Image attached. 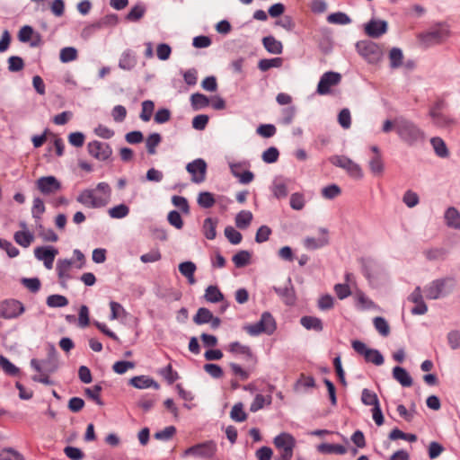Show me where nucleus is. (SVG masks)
<instances>
[{"label":"nucleus","mask_w":460,"mask_h":460,"mask_svg":"<svg viewBox=\"0 0 460 460\" xmlns=\"http://www.w3.org/2000/svg\"><path fill=\"white\" fill-rule=\"evenodd\" d=\"M13 239L19 245L27 248L34 241V235L26 230L17 231L13 234Z\"/></svg>","instance_id":"nucleus-31"},{"label":"nucleus","mask_w":460,"mask_h":460,"mask_svg":"<svg viewBox=\"0 0 460 460\" xmlns=\"http://www.w3.org/2000/svg\"><path fill=\"white\" fill-rule=\"evenodd\" d=\"M46 303L49 307H64L68 305V300L62 295H50L47 297Z\"/></svg>","instance_id":"nucleus-48"},{"label":"nucleus","mask_w":460,"mask_h":460,"mask_svg":"<svg viewBox=\"0 0 460 460\" xmlns=\"http://www.w3.org/2000/svg\"><path fill=\"white\" fill-rule=\"evenodd\" d=\"M225 235L232 244H238L242 241V234L235 230L233 226L225 228Z\"/></svg>","instance_id":"nucleus-58"},{"label":"nucleus","mask_w":460,"mask_h":460,"mask_svg":"<svg viewBox=\"0 0 460 460\" xmlns=\"http://www.w3.org/2000/svg\"><path fill=\"white\" fill-rule=\"evenodd\" d=\"M229 351L232 353L243 355L247 359L252 358V352L250 347L243 345L238 341H234L229 344Z\"/></svg>","instance_id":"nucleus-40"},{"label":"nucleus","mask_w":460,"mask_h":460,"mask_svg":"<svg viewBox=\"0 0 460 460\" xmlns=\"http://www.w3.org/2000/svg\"><path fill=\"white\" fill-rule=\"evenodd\" d=\"M0 460H24V458L18 451L6 447L0 451Z\"/></svg>","instance_id":"nucleus-56"},{"label":"nucleus","mask_w":460,"mask_h":460,"mask_svg":"<svg viewBox=\"0 0 460 460\" xmlns=\"http://www.w3.org/2000/svg\"><path fill=\"white\" fill-rule=\"evenodd\" d=\"M10 72H19L24 67L23 59L18 56H12L7 60Z\"/></svg>","instance_id":"nucleus-61"},{"label":"nucleus","mask_w":460,"mask_h":460,"mask_svg":"<svg viewBox=\"0 0 460 460\" xmlns=\"http://www.w3.org/2000/svg\"><path fill=\"white\" fill-rule=\"evenodd\" d=\"M393 377L403 387L412 385V378L410 374L402 367L396 366L393 368Z\"/></svg>","instance_id":"nucleus-23"},{"label":"nucleus","mask_w":460,"mask_h":460,"mask_svg":"<svg viewBox=\"0 0 460 460\" xmlns=\"http://www.w3.org/2000/svg\"><path fill=\"white\" fill-rule=\"evenodd\" d=\"M272 193L277 199H283L288 196V185L282 180H275L272 184Z\"/></svg>","instance_id":"nucleus-43"},{"label":"nucleus","mask_w":460,"mask_h":460,"mask_svg":"<svg viewBox=\"0 0 460 460\" xmlns=\"http://www.w3.org/2000/svg\"><path fill=\"white\" fill-rule=\"evenodd\" d=\"M282 65V58H263L261 59L258 63V67L260 70L265 72L272 67H279Z\"/></svg>","instance_id":"nucleus-45"},{"label":"nucleus","mask_w":460,"mask_h":460,"mask_svg":"<svg viewBox=\"0 0 460 460\" xmlns=\"http://www.w3.org/2000/svg\"><path fill=\"white\" fill-rule=\"evenodd\" d=\"M444 217L447 226L455 229L460 228V212L456 208H448Z\"/></svg>","instance_id":"nucleus-25"},{"label":"nucleus","mask_w":460,"mask_h":460,"mask_svg":"<svg viewBox=\"0 0 460 460\" xmlns=\"http://www.w3.org/2000/svg\"><path fill=\"white\" fill-rule=\"evenodd\" d=\"M72 266V260L64 259L58 260L57 262V271L59 279V284L62 288H66V281L71 278L69 271Z\"/></svg>","instance_id":"nucleus-19"},{"label":"nucleus","mask_w":460,"mask_h":460,"mask_svg":"<svg viewBox=\"0 0 460 460\" xmlns=\"http://www.w3.org/2000/svg\"><path fill=\"white\" fill-rule=\"evenodd\" d=\"M355 297L357 301L356 305L361 310H367L376 307L375 303L361 291H358Z\"/></svg>","instance_id":"nucleus-41"},{"label":"nucleus","mask_w":460,"mask_h":460,"mask_svg":"<svg viewBox=\"0 0 460 460\" xmlns=\"http://www.w3.org/2000/svg\"><path fill=\"white\" fill-rule=\"evenodd\" d=\"M361 401L365 405H371L373 407L380 404L376 394L367 388L362 390Z\"/></svg>","instance_id":"nucleus-46"},{"label":"nucleus","mask_w":460,"mask_h":460,"mask_svg":"<svg viewBox=\"0 0 460 460\" xmlns=\"http://www.w3.org/2000/svg\"><path fill=\"white\" fill-rule=\"evenodd\" d=\"M146 13V6L143 4H137L126 15L125 19L128 22L139 21Z\"/></svg>","instance_id":"nucleus-38"},{"label":"nucleus","mask_w":460,"mask_h":460,"mask_svg":"<svg viewBox=\"0 0 460 460\" xmlns=\"http://www.w3.org/2000/svg\"><path fill=\"white\" fill-rule=\"evenodd\" d=\"M102 390V387L100 385H95L93 387L86 388L84 390L85 394L94 401L98 405L102 406L103 402L100 397V394Z\"/></svg>","instance_id":"nucleus-52"},{"label":"nucleus","mask_w":460,"mask_h":460,"mask_svg":"<svg viewBox=\"0 0 460 460\" xmlns=\"http://www.w3.org/2000/svg\"><path fill=\"white\" fill-rule=\"evenodd\" d=\"M0 248L6 252L10 258H15L19 255V250L8 240L0 238Z\"/></svg>","instance_id":"nucleus-60"},{"label":"nucleus","mask_w":460,"mask_h":460,"mask_svg":"<svg viewBox=\"0 0 460 460\" xmlns=\"http://www.w3.org/2000/svg\"><path fill=\"white\" fill-rule=\"evenodd\" d=\"M190 104L194 111H199L208 107V97L203 93H196L190 96Z\"/></svg>","instance_id":"nucleus-33"},{"label":"nucleus","mask_w":460,"mask_h":460,"mask_svg":"<svg viewBox=\"0 0 460 460\" xmlns=\"http://www.w3.org/2000/svg\"><path fill=\"white\" fill-rule=\"evenodd\" d=\"M430 145L437 156L440 158H447L449 156V150L445 141L439 137H434L430 139Z\"/></svg>","instance_id":"nucleus-26"},{"label":"nucleus","mask_w":460,"mask_h":460,"mask_svg":"<svg viewBox=\"0 0 460 460\" xmlns=\"http://www.w3.org/2000/svg\"><path fill=\"white\" fill-rule=\"evenodd\" d=\"M357 52L369 64H377L383 58V51L378 44L371 40H359L355 45Z\"/></svg>","instance_id":"nucleus-3"},{"label":"nucleus","mask_w":460,"mask_h":460,"mask_svg":"<svg viewBox=\"0 0 460 460\" xmlns=\"http://www.w3.org/2000/svg\"><path fill=\"white\" fill-rule=\"evenodd\" d=\"M37 188L44 195L54 194L61 189V183L55 176H43L37 180Z\"/></svg>","instance_id":"nucleus-16"},{"label":"nucleus","mask_w":460,"mask_h":460,"mask_svg":"<svg viewBox=\"0 0 460 460\" xmlns=\"http://www.w3.org/2000/svg\"><path fill=\"white\" fill-rule=\"evenodd\" d=\"M320 231L323 233V235L319 238L314 237H306L304 241V244L306 249L315 250L322 248L328 244L329 238L327 236V230L325 228H321Z\"/></svg>","instance_id":"nucleus-22"},{"label":"nucleus","mask_w":460,"mask_h":460,"mask_svg":"<svg viewBox=\"0 0 460 460\" xmlns=\"http://www.w3.org/2000/svg\"><path fill=\"white\" fill-rule=\"evenodd\" d=\"M58 253V250L54 246L46 245L39 246L34 249V256L38 261H44L51 257H56Z\"/></svg>","instance_id":"nucleus-24"},{"label":"nucleus","mask_w":460,"mask_h":460,"mask_svg":"<svg viewBox=\"0 0 460 460\" xmlns=\"http://www.w3.org/2000/svg\"><path fill=\"white\" fill-rule=\"evenodd\" d=\"M100 29L105 27H114L119 22V17L115 13H110L103 16L102 19L96 22Z\"/></svg>","instance_id":"nucleus-57"},{"label":"nucleus","mask_w":460,"mask_h":460,"mask_svg":"<svg viewBox=\"0 0 460 460\" xmlns=\"http://www.w3.org/2000/svg\"><path fill=\"white\" fill-rule=\"evenodd\" d=\"M129 385L137 389H146L149 387H153L155 390H158L160 385L159 384L147 376H137L129 379Z\"/></svg>","instance_id":"nucleus-21"},{"label":"nucleus","mask_w":460,"mask_h":460,"mask_svg":"<svg viewBox=\"0 0 460 460\" xmlns=\"http://www.w3.org/2000/svg\"><path fill=\"white\" fill-rule=\"evenodd\" d=\"M369 169L374 175H381L384 172L385 165L382 156L374 155L369 160Z\"/></svg>","instance_id":"nucleus-44"},{"label":"nucleus","mask_w":460,"mask_h":460,"mask_svg":"<svg viewBox=\"0 0 460 460\" xmlns=\"http://www.w3.org/2000/svg\"><path fill=\"white\" fill-rule=\"evenodd\" d=\"M230 417L238 422L244 421L247 419V414L243 411L242 403H236L233 406Z\"/></svg>","instance_id":"nucleus-59"},{"label":"nucleus","mask_w":460,"mask_h":460,"mask_svg":"<svg viewBox=\"0 0 460 460\" xmlns=\"http://www.w3.org/2000/svg\"><path fill=\"white\" fill-rule=\"evenodd\" d=\"M87 149L93 157L101 161L107 160L112 154L110 145L100 141H92L88 143Z\"/></svg>","instance_id":"nucleus-15"},{"label":"nucleus","mask_w":460,"mask_h":460,"mask_svg":"<svg viewBox=\"0 0 460 460\" xmlns=\"http://www.w3.org/2000/svg\"><path fill=\"white\" fill-rule=\"evenodd\" d=\"M351 345L353 349L359 355L363 356L367 362L372 363L376 366H381L384 364V357L378 349H369L363 341L358 340L353 341Z\"/></svg>","instance_id":"nucleus-8"},{"label":"nucleus","mask_w":460,"mask_h":460,"mask_svg":"<svg viewBox=\"0 0 460 460\" xmlns=\"http://www.w3.org/2000/svg\"><path fill=\"white\" fill-rule=\"evenodd\" d=\"M262 43L266 50L271 54L279 55L283 51L281 41L276 40L273 36H266L262 39Z\"/></svg>","instance_id":"nucleus-27"},{"label":"nucleus","mask_w":460,"mask_h":460,"mask_svg":"<svg viewBox=\"0 0 460 460\" xmlns=\"http://www.w3.org/2000/svg\"><path fill=\"white\" fill-rule=\"evenodd\" d=\"M252 254L246 250H241L232 257V261L236 268H243L250 264Z\"/></svg>","instance_id":"nucleus-32"},{"label":"nucleus","mask_w":460,"mask_h":460,"mask_svg":"<svg viewBox=\"0 0 460 460\" xmlns=\"http://www.w3.org/2000/svg\"><path fill=\"white\" fill-rule=\"evenodd\" d=\"M277 328L275 319L269 312H264L259 322L243 327L251 336H257L261 333L272 334Z\"/></svg>","instance_id":"nucleus-5"},{"label":"nucleus","mask_w":460,"mask_h":460,"mask_svg":"<svg viewBox=\"0 0 460 460\" xmlns=\"http://www.w3.org/2000/svg\"><path fill=\"white\" fill-rule=\"evenodd\" d=\"M77 57V50L74 47H65L60 50V60L63 63H68L75 60Z\"/></svg>","instance_id":"nucleus-55"},{"label":"nucleus","mask_w":460,"mask_h":460,"mask_svg":"<svg viewBox=\"0 0 460 460\" xmlns=\"http://www.w3.org/2000/svg\"><path fill=\"white\" fill-rule=\"evenodd\" d=\"M137 63L135 52L129 49L124 50L119 59V67L125 71L132 70Z\"/></svg>","instance_id":"nucleus-20"},{"label":"nucleus","mask_w":460,"mask_h":460,"mask_svg":"<svg viewBox=\"0 0 460 460\" xmlns=\"http://www.w3.org/2000/svg\"><path fill=\"white\" fill-rule=\"evenodd\" d=\"M31 367L37 372L54 373L58 367V353L53 344L48 345V355L45 359L32 358Z\"/></svg>","instance_id":"nucleus-6"},{"label":"nucleus","mask_w":460,"mask_h":460,"mask_svg":"<svg viewBox=\"0 0 460 460\" xmlns=\"http://www.w3.org/2000/svg\"><path fill=\"white\" fill-rule=\"evenodd\" d=\"M217 219H214L211 217H208L204 220L203 223V233L207 239L213 240L217 236Z\"/></svg>","instance_id":"nucleus-35"},{"label":"nucleus","mask_w":460,"mask_h":460,"mask_svg":"<svg viewBox=\"0 0 460 460\" xmlns=\"http://www.w3.org/2000/svg\"><path fill=\"white\" fill-rule=\"evenodd\" d=\"M252 220V214L249 210H242L235 217V225L240 229L247 228Z\"/></svg>","instance_id":"nucleus-36"},{"label":"nucleus","mask_w":460,"mask_h":460,"mask_svg":"<svg viewBox=\"0 0 460 460\" xmlns=\"http://www.w3.org/2000/svg\"><path fill=\"white\" fill-rule=\"evenodd\" d=\"M76 201L87 208H100L108 204L93 189L83 190L76 197Z\"/></svg>","instance_id":"nucleus-7"},{"label":"nucleus","mask_w":460,"mask_h":460,"mask_svg":"<svg viewBox=\"0 0 460 460\" xmlns=\"http://www.w3.org/2000/svg\"><path fill=\"white\" fill-rule=\"evenodd\" d=\"M341 192V188L337 184H331L322 190V195L327 199H332L339 196Z\"/></svg>","instance_id":"nucleus-62"},{"label":"nucleus","mask_w":460,"mask_h":460,"mask_svg":"<svg viewBox=\"0 0 460 460\" xmlns=\"http://www.w3.org/2000/svg\"><path fill=\"white\" fill-rule=\"evenodd\" d=\"M395 130L400 139L408 146H414L425 139L424 132L412 121L403 117L395 120Z\"/></svg>","instance_id":"nucleus-1"},{"label":"nucleus","mask_w":460,"mask_h":460,"mask_svg":"<svg viewBox=\"0 0 460 460\" xmlns=\"http://www.w3.org/2000/svg\"><path fill=\"white\" fill-rule=\"evenodd\" d=\"M455 285V279L450 277L435 279L424 288L425 296L428 299H439L450 294Z\"/></svg>","instance_id":"nucleus-2"},{"label":"nucleus","mask_w":460,"mask_h":460,"mask_svg":"<svg viewBox=\"0 0 460 460\" xmlns=\"http://www.w3.org/2000/svg\"><path fill=\"white\" fill-rule=\"evenodd\" d=\"M450 34L449 27L445 23H439L426 32L419 35V40L426 47L442 43Z\"/></svg>","instance_id":"nucleus-4"},{"label":"nucleus","mask_w":460,"mask_h":460,"mask_svg":"<svg viewBox=\"0 0 460 460\" xmlns=\"http://www.w3.org/2000/svg\"><path fill=\"white\" fill-rule=\"evenodd\" d=\"M449 347L452 349H457L460 348V332L454 330L450 331L447 336Z\"/></svg>","instance_id":"nucleus-64"},{"label":"nucleus","mask_w":460,"mask_h":460,"mask_svg":"<svg viewBox=\"0 0 460 460\" xmlns=\"http://www.w3.org/2000/svg\"><path fill=\"white\" fill-rule=\"evenodd\" d=\"M330 162L333 165L346 170L354 178L360 179L363 176L360 166L347 156L333 155L330 158Z\"/></svg>","instance_id":"nucleus-10"},{"label":"nucleus","mask_w":460,"mask_h":460,"mask_svg":"<svg viewBox=\"0 0 460 460\" xmlns=\"http://www.w3.org/2000/svg\"><path fill=\"white\" fill-rule=\"evenodd\" d=\"M341 81V75L338 72L328 71L322 75L320 77L317 93L321 95H325L331 93L332 86L338 85Z\"/></svg>","instance_id":"nucleus-12"},{"label":"nucleus","mask_w":460,"mask_h":460,"mask_svg":"<svg viewBox=\"0 0 460 460\" xmlns=\"http://www.w3.org/2000/svg\"><path fill=\"white\" fill-rule=\"evenodd\" d=\"M186 170L191 174V181L195 183H201L206 179L207 164L201 159L198 158L189 163Z\"/></svg>","instance_id":"nucleus-14"},{"label":"nucleus","mask_w":460,"mask_h":460,"mask_svg":"<svg viewBox=\"0 0 460 460\" xmlns=\"http://www.w3.org/2000/svg\"><path fill=\"white\" fill-rule=\"evenodd\" d=\"M295 444V438L288 433L283 432L274 438V445L276 447L282 450V460H290L293 455Z\"/></svg>","instance_id":"nucleus-11"},{"label":"nucleus","mask_w":460,"mask_h":460,"mask_svg":"<svg viewBox=\"0 0 460 460\" xmlns=\"http://www.w3.org/2000/svg\"><path fill=\"white\" fill-rule=\"evenodd\" d=\"M197 202L203 208H210L215 205L216 199L211 192L202 191L199 194Z\"/></svg>","instance_id":"nucleus-42"},{"label":"nucleus","mask_w":460,"mask_h":460,"mask_svg":"<svg viewBox=\"0 0 460 460\" xmlns=\"http://www.w3.org/2000/svg\"><path fill=\"white\" fill-rule=\"evenodd\" d=\"M205 299L209 303H218L224 299V295L217 286H208L205 290Z\"/></svg>","instance_id":"nucleus-34"},{"label":"nucleus","mask_w":460,"mask_h":460,"mask_svg":"<svg viewBox=\"0 0 460 460\" xmlns=\"http://www.w3.org/2000/svg\"><path fill=\"white\" fill-rule=\"evenodd\" d=\"M317 449L320 453L328 455H344L347 452V448L340 444L322 443L317 447Z\"/></svg>","instance_id":"nucleus-29"},{"label":"nucleus","mask_w":460,"mask_h":460,"mask_svg":"<svg viewBox=\"0 0 460 460\" xmlns=\"http://www.w3.org/2000/svg\"><path fill=\"white\" fill-rule=\"evenodd\" d=\"M108 213L111 218L119 219V218H123L128 215L129 208L125 204H119V205H117V206L110 208Z\"/></svg>","instance_id":"nucleus-49"},{"label":"nucleus","mask_w":460,"mask_h":460,"mask_svg":"<svg viewBox=\"0 0 460 460\" xmlns=\"http://www.w3.org/2000/svg\"><path fill=\"white\" fill-rule=\"evenodd\" d=\"M365 32L373 39H378L387 31L388 24L384 20L371 19L364 25Z\"/></svg>","instance_id":"nucleus-18"},{"label":"nucleus","mask_w":460,"mask_h":460,"mask_svg":"<svg viewBox=\"0 0 460 460\" xmlns=\"http://www.w3.org/2000/svg\"><path fill=\"white\" fill-rule=\"evenodd\" d=\"M388 58L390 61V67L392 69H396L402 66L403 60V53L400 48H392L389 51Z\"/></svg>","instance_id":"nucleus-30"},{"label":"nucleus","mask_w":460,"mask_h":460,"mask_svg":"<svg viewBox=\"0 0 460 460\" xmlns=\"http://www.w3.org/2000/svg\"><path fill=\"white\" fill-rule=\"evenodd\" d=\"M176 433V428L174 426H167L164 429L155 433L154 438L157 440L168 441Z\"/></svg>","instance_id":"nucleus-54"},{"label":"nucleus","mask_w":460,"mask_h":460,"mask_svg":"<svg viewBox=\"0 0 460 460\" xmlns=\"http://www.w3.org/2000/svg\"><path fill=\"white\" fill-rule=\"evenodd\" d=\"M279 155L278 148L270 146L262 153V160L267 164H273L277 162Z\"/></svg>","instance_id":"nucleus-63"},{"label":"nucleus","mask_w":460,"mask_h":460,"mask_svg":"<svg viewBox=\"0 0 460 460\" xmlns=\"http://www.w3.org/2000/svg\"><path fill=\"white\" fill-rule=\"evenodd\" d=\"M217 452V444L212 441H206L203 443H199L197 445H194L189 448H187L184 452L185 456H194L197 457H203V458H210L215 456Z\"/></svg>","instance_id":"nucleus-13"},{"label":"nucleus","mask_w":460,"mask_h":460,"mask_svg":"<svg viewBox=\"0 0 460 460\" xmlns=\"http://www.w3.org/2000/svg\"><path fill=\"white\" fill-rule=\"evenodd\" d=\"M327 22L332 24L346 25L351 22V19L343 12H336L327 16Z\"/></svg>","instance_id":"nucleus-37"},{"label":"nucleus","mask_w":460,"mask_h":460,"mask_svg":"<svg viewBox=\"0 0 460 460\" xmlns=\"http://www.w3.org/2000/svg\"><path fill=\"white\" fill-rule=\"evenodd\" d=\"M275 293L281 298L287 305H293L296 303V296L292 280L290 278L287 279L285 287H273Z\"/></svg>","instance_id":"nucleus-17"},{"label":"nucleus","mask_w":460,"mask_h":460,"mask_svg":"<svg viewBox=\"0 0 460 460\" xmlns=\"http://www.w3.org/2000/svg\"><path fill=\"white\" fill-rule=\"evenodd\" d=\"M374 326L376 330L382 335V336H388L390 333V327L387 323V321L381 316H376L373 320Z\"/></svg>","instance_id":"nucleus-47"},{"label":"nucleus","mask_w":460,"mask_h":460,"mask_svg":"<svg viewBox=\"0 0 460 460\" xmlns=\"http://www.w3.org/2000/svg\"><path fill=\"white\" fill-rule=\"evenodd\" d=\"M25 307L17 299L10 298L0 302V317L4 319H14L22 315Z\"/></svg>","instance_id":"nucleus-9"},{"label":"nucleus","mask_w":460,"mask_h":460,"mask_svg":"<svg viewBox=\"0 0 460 460\" xmlns=\"http://www.w3.org/2000/svg\"><path fill=\"white\" fill-rule=\"evenodd\" d=\"M161 136L158 133H152L146 140V146L149 155L155 154V147L161 143Z\"/></svg>","instance_id":"nucleus-51"},{"label":"nucleus","mask_w":460,"mask_h":460,"mask_svg":"<svg viewBox=\"0 0 460 460\" xmlns=\"http://www.w3.org/2000/svg\"><path fill=\"white\" fill-rule=\"evenodd\" d=\"M213 314L206 307H200L198 309L196 314L193 317V322L198 324L208 323L212 320Z\"/></svg>","instance_id":"nucleus-39"},{"label":"nucleus","mask_w":460,"mask_h":460,"mask_svg":"<svg viewBox=\"0 0 460 460\" xmlns=\"http://www.w3.org/2000/svg\"><path fill=\"white\" fill-rule=\"evenodd\" d=\"M290 207L294 210H302L305 208V200L304 194L300 192H295L290 196L289 201Z\"/></svg>","instance_id":"nucleus-53"},{"label":"nucleus","mask_w":460,"mask_h":460,"mask_svg":"<svg viewBox=\"0 0 460 460\" xmlns=\"http://www.w3.org/2000/svg\"><path fill=\"white\" fill-rule=\"evenodd\" d=\"M301 325L306 330H314L315 332H322L323 329V322L320 318L314 316H303L300 319Z\"/></svg>","instance_id":"nucleus-28"},{"label":"nucleus","mask_w":460,"mask_h":460,"mask_svg":"<svg viewBox=\"0 0 460 460\" xmlns=\"http://www.w3.org/2000/svg\"><path fill=\"white\" fill-rule=\"evenodd\" d=\"M0 367L9 376H16L19 374V368L14 366L7 358L0 355Z\"/></svg>","instance_id":"nucleus-50"}]
</instances>
